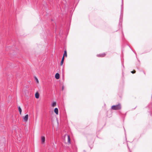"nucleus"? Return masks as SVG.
I'll use <instances>...</instances> for the list:
<instances>
[{"mask_svg":"<svg viewBox=\"0 0 152 152\" xmlns=\"http://www.w3.org/2000/svg\"><path fill=\"white\" fill-rule=\"evenodd\" d=\"M35 97L37 99H38L39 98V94L38 92H37L35 94Z\"/></svg>","mask_w":152,"mask_h":152,"instance_id":"nucleus-7","label":"nucleus"},{"mask_svg":"<svg viewBox=\"0 0 152 152\" xmlns=\"http://www.w3.org/2000/svg\"><path fill=\"white\" fill-rule=\"evenodd\" d=\"M105 54H102L101 55H98L97 56H100V57H102L104 56H105Z\"/></svg>","mask_w":152,"mask_h":152,"instance_id":"nucleus-11","label":"nucleus"},{"mask_svg":"<svg viewBox=\"0 0 152 152\" xmlns=\"http://www.w3.org/2000/svg\"><path fill=\"white\" fill-rule=\"evenodd\" d=\"M45 137L44 136H42L41 137V143L42 144H44L45 141Z\"/></svg>","mask_w":152,"mask_h":152,"instance_id":"nucleus-2","label":"nucleus"},{"mask_svg":"<svg viewBox=\"0 0 152 152\" xmlns=\"http://www.w3.org/2000/svg\"><path fill=\"white\" fill-rule=\"evenodd\" d=\"M56 102H53L52 103L51 106L52 107H54L56 106Z\"/></svg>","mask_w":152,"mask_h":152,"instance_id":"nucleus-9","label":"nucleus"},{"mask_svg":"<svg viewBox=\"0 0 152 152\" xmlns=\"http://www.w3.org/2000/svg\"><path fill=\"white\" fill-rule=\"evenodd\" d=\"M65 56L66 57L67 56V53H66V50H65L64 52V54L63 56Z\"/></svg>","mask_w":152,"mask_h":152,"instance_id":"nucleus-13","label":"nucleus"},{"mask_svg":"<svg viewBox=\"0 0 152 152\" xmlns=\"http://www.w3.org/2000/svg\"><path fill=\"white\" fill-rule=\"evenodd\" d=\"M64 56H63L62 58V60H61V63H60V65L61 66H62L63 65V64L64 61Z\"/></svg>","mask_w":152,"mask_h":152,"instance_id":"nucleus-8","label":"nucleus"},{"mask_svg":"<svg viewBox=\"0 0 152 152\" xmlns=\"http://www.w3.org/2000/svg\"><path fill=\"white\" fill-rule=\"evenodd\" d=\"M18 110L20 113V114L21 115V114L22 110L20 107H18Z\"/></svg>","mask_w":152,"mask_h":152,"instance_id":"nucleus-10","label":"nucleus"},{"mask_svg":"<svg viewBox=\"0 0 152 152\" xmlns=\"http://www.w3.org/2000/svg\"><path fill=\"white\" fill-rule=\"evenodd\" d=\"M23 118L25 121L26 122L28 120V114L26 115L25 116L23 117Z\"/></svg>","mask_w":152,"mask_h":152,"instance_id":"nucleus-3","label":"nucleus"},{"mask_svg":"<svg viewBox=\"0 0 152 152\" xmlns=\"http://www.w3.org/2000/svg\"><path fill=\"white\" fill-rule=\"evenodd\" d=\"M55 77L57 79H59L60 77L59 74L58 73H56L55 75Z\"/></svg>","mask_w":152,"mask_h":152,"instance_id":"nucleus-5","label":"nucleus"},{"mask_svg":"<svg viewBox=\"0 0 152 152\" xmlns=\"http://www.w3.org/2000/svg\"><path fill=\"white\" fill-rule=\"evenodd\" d=\"M54 111L56 115L58 114V109L57 108H55L54 110Z\"/></svg>","mask_w":152,"mask_h":152,"instance_id":"nucleus-6","label":"nucleus"},{"mask_svg":"<svg viewBox=\"0 0 152 152\" xmlns=\"http://www.w3.org/2000/svg\"><path fill=\"white\" fill-rule=\"evenodd\" d=\"M67 141L66 142L65 141V142L66 143H70V138L69 137V136L68 135H67Z\"/></svg>","mask_w":152,"mask_h":152,"instance_id":"nucleus-4","label":"nucleus"},{"mask_svg":"<svg viewBox=\"0 0 152 152\" xmlns=\"http://www.w3.org/2000/svg\"><path fill=\"white\" fill-rule=\"evenodd\" d=\"M34 78H35V80H36L37 83H39V80H38V79L36 77H35Z\"/></svg>","mask_w":152,"mask_h":152,"instance_id":"nucleus-12","label":"nucleus"},{"mask_svg":"<svg viewBox=\"0 0 152 152\" xmlns=\"http://www.w3.org/2000/svg\"><path fill=\"white\" fill-rule=\"evenodd\" d=\"M111 108L114 110H118L121 108V106L120 104L116 105H113L111 107Z\"/></svg>","mask_w":152,"mask_h":152,"instance_id":"nucleus-1","label":"nucleus"},{"mask_svg":"<svg viewBox=\"0 0 152 152\" xmlns=\"http://www.w3.org/2000/svg\"><path fill=\"white\" fill-rule=\"evenodd\" d=\"M135 72L136 71L135 70H134L133 71L131 72L133 74L135 73Z\"/></svg>","mask_w":152,"mask_h":152,"instance_id":"nucleus-14","label":"nucleus"},{"mask_svg":"<svg viewBox=\"0 0 152 152\" xmlns=\"http://www.w3.org/2000/svg\"><path fill=\"white\" fill-rule=\"evenodd\" d=\"M63 89H64V87L63 86L62 88V90H63Z\"/></svg>","mask_w":152,"mask_h":152,"instance_id":"nucleus-15","label":"nucleus"}]
</instances>
